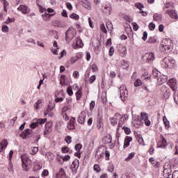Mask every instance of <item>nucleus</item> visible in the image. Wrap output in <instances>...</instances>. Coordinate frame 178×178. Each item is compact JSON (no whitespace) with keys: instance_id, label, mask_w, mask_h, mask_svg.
<instances>
[{"instance_id":"obj_1","label":"nucleus","mask_w":178,"mask_h":178,"mask_svg":"<svg viewBox=\"0 0 178 178\" xmlns=\"http://www.w3.org/2000/svg\"><path fill=\"white\" fill-rule=\"evenodd\" d=\"M22 162V168L24 172H29L32 168L33 161L30 159L29 155L24 154L21 156Z\"/></svg>"},{"instance_id":"obj_2","label":"nucleus","mask_w":178,"mask_h":178,"mask_svg":"<svg viewBox=\"0 0 178 178\" xmlns=\"http://www.w3.org/2000/svg\"><path fill=\"white\" fill-rule=\"evenodd\" d=\"M161 46L162 49H164L167 53L173 51V42L170 38L163 39L161 42Z\"/></svg>"},{"instance_id":"obj_3","label":"nucleus","mask_w":178,"mask_h":178,"mask_svg":"<svg viewBox=\"0 0 178 178\" xmlns=\"http://www.w3.org/2000/svg\"><path fill=\"white\" fill-rule=\"evenodd\" d=\"M161 65L164 66L165 69H173V67H176V60L172 57H165L162 60Z\"/></svg>"},{"instance_id":"obj_4","label":"nucleus","mask_w":178,"mask_h":178,"mask_svg":"<svg viewBox=\"0 0 178 178\" xmlns=\"http://www.w3.org/2000/svg\"><path fill=\"white\" fill-rule=\"evenodd\" d=\"M76 34H77L76 29L74 28H70L65 33V40L67 42H70V41L76 37Z\"/></svg>"},{"instance_id":"obj_5","label":"nucleus","mask_w":178,"mask_h":178,"mask_svg":"<svg viewBox=\"0 0 178 178\" xmlns=\"http://www.w3.org/2000/svg\"><path fill=\"white\" fill-rule=\"evenodd\" d=\"M120 94L122 101H126V98H127L129 95V92L127 91V88L124 85H122L120 87Z\"/></svg>"},{"instance_id":"obj_6","label":"nucleus","mask_w":178,"mask_h":178,"mask_svg":"<svg viewBox=\"0 0 178 178\" xmlns=\"http://www.w3.org/2000/svg\"><path fill=\"white\" fill-rule=\"evenodd\" d=\"M34 134H33V131L30 129H26L22 131L20 134V137L23 138V140H29V138L33 137Z\"/></svg>"},{"instance_id":"obj_7","label":"nucleus","mask_w":178,"mask_h":178,"mask_svg":"<svg viewBox=\"0 0 178 178\" xmlns=\"http://www.w3.org/2000/svg\"><path fill=\"white\" fill-rule=\"evenodd\" d=\"M163 175L165 178H169L170 177V176H172V168L170 167V165H169V164L164 165Z\"/></svg>"},{"instance_id":"obj_8","label":"nucleus","mask_w":178,"mask_h":178,"mask_svg":"<svg viewBox=\"0 0 178 178\" xmlns=\"http://www.w3.org/2000/svg\"><path fill=\"white\" fill-rule=\"evenodd\" d=\"M143 58H146L147 63H152L153 60H155V54L152 52H148L144 54Z\"/></svg>"},{"instance_id":"obj_9","label":"nucleus","mask_w":178,"mask_h":178,"mask_svg":"<svg viewBox=\"0 0 178 178\" xmlns=\"http://www.w3.org/2000/svg\"><path fill=\"white\" fill-rule=\"evenodd\" d=\"M168 84L173 91H177V81L176 79L172 78L169 79Z\"/></svg>"},{"instance_id":"obj_10","label":"nucleus","mask_w":178,"mask_h":178,"mask_svg":"<svg viewBox=\"0 0 178 178\" xmlns=\"http://www.w3.org/2000/svg\"><path fill=\"white\" fill-rule=\"evenodd\" d=\"M135 6L137 9H139V13H141L142 16L144 17L148 16V13L143 10V9H144V4L141 3H135Z\"/></svg>"},{"instance_id":"obj_11","label":"nucleus","mask_w":178,"mask_h":178,"mask_svg":"<svg viewBox=\"0 0 178 178\" xmlns=\"http://www.w3.org/2000/svg\"><path fill=\"white\" fill-rule=\"evenodd\" d=\"M84 44L80 38H77L76 40L72 43V47L74 49H77V48H83Z\"/></svg>"},{"instance_id":"obj_12","label":"nucleus","mask_w":178,"mask_h":178,"mask_svg":"<svg viewBox=\"0 0 178 178\" xmlns=\"http://www.w3.org/2000/svg\"><path fill=\"white\" fill-rule=\"evenodd\" d=\"M165 14L168 15L171 19H178V15L176 10L172 9L165 10Z\"/></svg>"},{"instance_id":"obj_13","label":"nucleus","mask_w":178,"mask_h":178,"mask_svg":"<svg viewBox=\"0 0 178 178\" xmlns=\"http://www.w3.org/2000/svg\"><path fill=\"white\" fill-rule=\"evenodd\" d=\"M161 91L163 92V95L165 99H168L170 97V89L167 88L166 86L161 87Z\"/></svg>"},{"instance_id":"obj_14","label":"nucleus","mask_w":178,"mask_h":178,"mask_svg":"<svg viewBox=\"0 0 178 178\" xmlns=\"http://www.w3.org/2000/svg\"><path fill=\"white\" fill-rule=\"evenodd\" d=\"M134 121H135V123H134L135 127L138 128V127H143V126H144V123L140 119V116L135 115Z\"/></svg>"},{"instance_id":"obj_15","label":"nucleus","mask_w":178,"mask_h":178,"mask_svg":"<svg viewBox=\"0 0 178 178\" xmlns=\"http://www.w3.org/2000/svg\"><path fill=\"white\" fill-rule=\"evenodd\" d=\"M54 106L52 104H49L47 106V110L44 111V116H47V115H49V116H54V114H52V111H54Z\"/></svg>"},{"instance_id":"obj_16","label":"nucleus","mask_w":178,"mask_h":178,"mask_svg":"<svg viewBox=\"0 0 178 178\" xmlns=\"http://www.w3.org/2000/svg\"><path fill=\"white\" fill-rule=\"evenodd\" d=\"M17 10H20L24 15L30 13V8H29V7L26 5H20Z\"/></svg>"},{"instance_id":"obj_17","label":"nucleus","mask_w":178,"mask_h":178,"mask_svg":"<svg viewBox=\"0 0 178 178\" xmlns=\"http://www.w3.org/2000/svg\"><path fill=\"white\" fill-rule=\"evenodd\" d=\"M96 126L98 130H104V123L102 122V118L99 116V114H98Z\"/></svg>"},{"instance_id":"obj_18","label":"nucleus","mask_w":178,"mask_h":178,"mask_svg":"<svg viewBox=\"0 0 178 178\" xmlns=\"http://www.w3.org/2000/svg\"><path fill=\"white\" fill-rule=\"evenodd\" d=\"M134 136L136 138L138 143L140 145H144V138H143V136H141V134H138V132H134Z\"/></svg>"},{"instance_id":"obj_19","label":"nucleus","mask_w":178,"mask_h":178,"mask_svg":"<svg viewBox=\"0 0 178 178\" xmlns=\"http://www.w3.org/2000/svg\"><path fill=\"white\" fill-rule=\"evenodd\" d=\"M79 165H80L79 159H75L71 165V170L72 172H76L77 169H79Z\"/></svg>"},{"instance_id":"obj_20","label":"nucleus","mask_w":178,"mask_h":178,"mask_svg":"<svg viewBox=\"0 0 178 178\" xmlns=\"http://www.w3.org/2000/svg\"><path fill=\"white\" fill-rule=\"evenodd\" d=\"M118 119H119L118 125L122 126V124H124V122L127 120V119H129V115H124L123 116H122V115H120V117H118Z\"/></svg>"},{"instance_id":"obj_21","label":"nucleus","mask_w":178,"mask_h":178,"mask_svg":"<svg viewBox=\"0 0 178 178\" xmlns=\"http://www.w3.org/2000/svg\"><path fill=\"white\" fill-rule=\"evenodd\" d=\"M120 118V114L116 113L113 116V118L111 119V123L113 124V126H115V124H118V122H119V118Z\"/></svg>"},{"instance_id":"obj_22","label":"nucleus","mask_w":178,"mask_h":178,"mask_svg":"<svg viewBox=\"0 0 178 178\" xmlns=\"http://www.w3.org/2000/svg\"><path fill=\"white\" fill-rule=\"evenodd\" d=\"M159 84L161 86L163 84V83H166L168 81V76L166 75H161L157 79Z\"/></svg>"},{"instance_id":"obj_23","label":"nucleus","mask_w":178,"mask_h":178,"mask_svg":"<svg viewBox=\"0 0 178 178\" xmlns=\"http://www.w3.org/2000/svg\"><path fill=\"white\" fill-rule=\"evenodd\" d=\"M132 140H133V138H131L130 136H127L124 139L123 148H127V147H129V145H130V143Z\"/></svg>"},{"instance_id":"obj_24","label":"nucleus","mask_w":178,"mask_h":178,"mask_svg":"<svg viewBox=\"0 0 178 178\" xmlns=\"http://www.w3.org/2000/svg\"><path fill=\"white\" fill-rule=\"evenodd\" d=\"M6 147H8V140L4 139L0 143V152H2Z\"/></svg>"},{"instance_id":"obj_25","label":"nucleus","mask_w":178,"mask_h":178,"mask_svg":"<svg viewBox=\"0 0 178 178\" xmlns=\"http://www.w3.org/2000/svg\"><path fill=\"white\" fill-rule=\"evenodd\" d=\"M57 178H67L66 177V173H65V170L63 168H60L58 173L56 175Z\"/></svg>"},{"instance_id":"obj_26","label":"nucleus","mask_w":178,"mask_h":178,"mask_svg":"<svg viewBox=\"0 0 178 178\" xmlns=\"http://www.w3.org/2000/svg\"><path fill=\"white\" fill-rule=\"evenodd\" d=\"M81 3L86 9H91V3L87 0H81Z\"/></svg>"},{"instance_id":"obj_27","label":"nucleus","mask_w":178,"mask_h":178,"mask_svg":"<svg viewBox=\"0 0 178 178\" xmlns=\"http://www.w3.org/2000/svg\"><path fill=\"white\" fill-rule=\"evenodd\" d=\"M54 14H48L44 13V14L42 15V17L45 22H49V20L51 19V17L54 16Z\"/></svg>"},{"instance_id":"obj_28","label":"nucleus","mask_w":178,"mask_h":178,"mask_svg":"<svg viewBox=\"0 0 178 178\" xmlns=\"http://www.w3.org/2000/svg\"><path fill=\"white\" fill-rule=\"evenodd\" d=\"M159 147V148H166V147H168V142L165 138L162 137L161 144Z\"/></svg>"},{"instance_id":"obj_29","label":"nucleus","mask_w":178,"mask_h":178,"mask_svg":"<svg viewBox=\"0 0 178 178\" xmlns=\"http://www.w3.org/2000/svg\"><path fill=\"white\" fill-rule=\"evenodd\" d=\"M153 19L155 22H161V20H162V15L159 13H155L153 16Z\"/></svg>"},{"instance_id":"obj_30","label":"nucleus","mask_w":178,"mask_h":178,"mask_svg":"<svg viewBox=\"0 0 178 178\" xmlns=\"http://www.w3.org/2000/svg\"><path fill=\"white\" fill-rule=\"evenodd\" d=\"M141 79H143V80H151V75H148V72H145L142 74Z\"/></svg>"},{"instance_id":"obj_31","label":"nucleus","mask_w":178,"mask_h":178,"mask_svg":"<svg viewBox=\"0 0 178 178\" xmlns=\"http://www.w3.org/2000/svg\"><path fill=\"white\" fill-rule=\"evenodd\" d=\"M103 142L104 143V144H111V143H112V136H109L104 137L103 139Z\"/></svg>"},{"instance_id":"obj_32","label":"nucleus","mask_w":178,"mask_h":178,"mask_svg":"<svg viewBox=\"0 0 178 178\" xmlns=\"http://www.w3.org/2000/svg\"><path fill=\"white\" fill-rule=\"evenodd\" d=\"M149 161L152 165H154V166H156V168L159 166V162H157L156 161H155V159H154V158L152 157L149 159Z\"/></svg>"},{"instance_id":"obj_33","label":"nucleus","mask_w":178,"mask_h":178,"mask_svg":"<svg viewBox=\"0 0 178 178\" xmlns=\"http://www.w3.org/2000/svg\"><path fill=\"white\" fill-rule=\"evenodd\" d=\"M134 158V152H131L125 159V162H130L131 161H133Z\"/></svg>"},{"instance_id":"obj_34","label":"nucleus","mask_w":178,"mask_h":178,"mask_svg":"<svg viewBox=\"0 0 178 178\" xmlns=\"http://www.w3.org/2000/svg\"><path fill=\"white\" fill-rule=\"evenodd\" d=\"M104 12L107 15H109L112 12V6L108 5L104 8Z\"/></svg>"},{"instance_id":"obj_35","label":"nucleus","mask_w":178,"mask_h":178,"mask_svg":"<svg viewBox=\"0 0 178 178\" xmlns=\"http://www.w3.org/2000/svg\"><path fill=\"white\" fill-rule=\"evenodd\" d=\"M15 20V17L10 18V17H8V19L4 22V24H10V23H13Z\"/></svg>"},{"instance_id":"obj_36","label":"nucleus","mask_w":178,"mask_h":178,"mask_svg":"<svg viewBox=\"0 0 178 178\" xmlns=\"http://www.w3.org/2000/svg\"><path fill=\"white\" fill-rule=\"evenodd\" d=\"M143 85V81L140 79H137L134 82V87H140Z\"/></svg>"},{"instance_id":"obj_37","label":"nucleus","mask_w":178,"mask_h":178,"mask_svg":"<svg viewBox=\"0 0 178 178\" xmlns=\"http://www.w3.org/2000/svg\"><path fill=\"white\" fill-rule=\"evenodd\" d=\"M148 119V114L145 112H142L140 113V120H145Z\"/></svg>"},{"instance_id":"obj_38","label":"nucleus","mask_w":178,"mask_h":178,"mask_svg":"<svg viewBox=\"0 0 178 178\" xmlns=\"http://www.w3.org/2000/svg\"><path fill=\"white\" fill-rule=\"evenodd\" d=\"M40 104H42V100L41 99H38L37 101V102H35L33 105L35 109L38 110V109H40Z\"/></svg>"},{"instance_id":"obj_39","label":"nucleus","mask_w":178,"mask_h":178,"mask_svg":"<svg viewBox=\"0 0 178 178\" xmlns=\"http://www.w3.org/2000/svg\"><path fill=\"white\" fill-rule=\"evenodd\" d=\"M78 122L81 124H83L84 122H86V117L84 115H80L78 118Z\"/></svg>"},{"instance_id":"obj_40","label":"nucleus","mask_w":178,"mask_h":178,"mask_svg":"<svg viewBox=\"0 0 178 178\" xmlns=\"http://www.w3.org/2000/svg\"><path fill=\"white\" fill-rule=\"evenodd\" d=\"M163 123L165 126V128L169 129V127H170V125L169 124V121H168V118H166V117L164 116L163 118Z\"/></svg>"},{"instance_id":"obj_41","label":"nucleus","mask_w":178,"mask_h":178,"mask_svg":"<svg viewBox=\"0 0 178 178\" xmlns=\"http://www.w3.org/2000/svg\"><path fill=\"white\" fill-rule=\"evenodd\" d=\"M81 148H83V145H81L80 143H78L74 146V149L76 152H80V149H81Z\"/></svg>"},{"instance_id":"obj_42","label":"nucleus","mask_w":178,"mask_h":178,"mask_svg":"<svg viewBox=\"0 0 178 178\" xmlns=\"http://www.w3.org/2000/svg\"><path fill=\"white\" fill-rule=\"evenodd\" d=\"M70 17L71 19H74V20H79L80 19V17L79 16V15L76 13H72V15H70Z\"/></svg>"},{"instance_id":"obj_43","label":"nucleus","mask_w":178,"mask_h":178,"mask_svg":"<svg viewBox=\"0 0 178 178\" xmlns=\"http://www.w3.org/2000/svg\"><path fill=\"white\" fill-rule=\"evenodd\" d=\"M1 31H3V33H9V26H8L7 25H3L1 28Z\"/></svg>"},{"instance_id":"obj_44","label":"nucleus","mask_w":178,"mask_h":178,"mask_svg":"<svg viewBox=\"0 0 178 178\" xmlns=\"http://www.w3.org/2000/svg\"><path fill=\"white\" fill-rule=\"evenodd\" d=\"M100 30L102 31V33H104V34H106L108 33V31L106 30V28L105 27V24H102L100 25Z\"/></svg>"},{"instance_id":"obj_45","label":"nucleus","mask_w":178,"mask_h":178,"mask_svg":"<svg viewBox=\"0 0 178 178\" xmlns=\"http://www.w3.org/2000/svg\"><path fill=\"white\" fill-rule=\"evenodd\" d=\"M72 106L70 105H67V106H65L63 108V113H66V112H67V111H70Z\"/></svg>"},{"instance_id":"obj_46","label":"nucleus","mask_w":178,"mask_h":178,"mask_svg":"<svg viewBox=\"0 0 178 178\" xmlns=\"http://www.w3.org/2000/svg\"><path fill=\"white\" fill-rule=\"evenodd\" d=\"M174 101L177 105H178V90L175 91L174 93Z\"/></svg>"},{"instance_id":"obj_47","label":"nucleus","mask_w":178,"mask_h":178,"mask_svg":"<svg viewBox=\"0 0 178 178\" xmlns=\"http://www.w3.org/2000/svg\"><path fill=\"white\" fill-rule=\"evenodd\" d=\"M67 93L70 97H72L73 95V90L72 89V86H68L67 88Z\"/></svg>"},{"instance_id":"obj_48","label":"nucleus","mask_w":178,"mask_h":178,"mask_svg":"<svg viewBox=\"0 0 178 178\" xmlns=\"http://www.w3.org/2000/svg\"><path fill=\"white\" fill-rule=\"evenodd\" d=\"M106 27L108 29V30H113V25L112 24V22H106Z\"/></svg>"},{"instance_id":"obj_49","label":"nucleus","mask_w":178,"mask_h":178,"mask_svg":"<svg viewBox=\"0 0 178 178\" xmlns=\"http://www.w3.org/2000/svg\"><path fill=\"white\" fill-rule=\"evenodd\" d=\"M67 129H69V130H73V129H74V124L73 122L70 121V123L67 124Z\"/></svg>"},{"instance_id":"obj_50","label":"nucleus","mask_w":178,"mask_h":178,"mask_svg":"<svg viewBox=\"0 0 178 178\" xmlns=\"http://www.w3.org/2000/svg\"><path fill=\"white\" fill-rule=\"evenodd\" d=\"M45 122H47V119L40 118L37 120L36 123H38V124H44V123H45Z\"/></svg>"},{"instance_id":"obj_51","label":"nucleus","mask_w":178,"mask_h":178,"mask_svg":"<svg viewBox=\"0 0 178 178\" xmlns=\"http://www.w3.org/2000/svg\"><path fill=\"white\" fill-rule=\"evenodd\" d=\"M76 97L77 101H79V99H80V98H81V90H79L76 92Z\"/></svg>"},{"instance_id":"obj_52","label":"nucleus","mask_w":178,"mask_h":178,"mask_svg":"<svg viewBox=\"0 0 178 178\" xmlns=\"http://www.w3.org/2000/svg\"><path fill=\"white\" fill-rule=\"evenodd\" d=\"M122 65L123 66V69H127V67H129V62L126 60H123Z\"/></svg>"},{"instance_id":"obj_53","label":"nucleus","mask_w":178,"mask_h":178,"mask_svg":"<svg viewBox=\"0 0 178 178\" xmlns=\"http://www.w3.org/2000/svg\"><path fill=\"white\" fill-rule=\"evenodd\" d=\"M94 170H95L96 172H97V173H99V172H101V168L99 167V165L95 164L94 165Z\"/></svg>"},{"instance_id":"obj_54","label":"nucleus","mask_w":178,"mask_h":178,"mask_svg":"<svg viewBox=\"0 0 178 178\" xmlns=\"http://www.w3.org/2000/svg\"><path fill=\"white\" fill-rule=\"evenodd\" d=\"M61 151L63 154H67V152H69V147H62Z\"/></svg>"},{"instance_id":"obj_55","label":"nucleus","mask_w":178,"mask_h":178,"mask_svg":"<svg viewBox=\"0 0 178 178\" xmlns=\"http://www.w3.org/2000/svg\"><path fill=\"white\" fill-rule=\"evenodd\" d=\"M65 143H67V144H70L72 143V136H66L65 137Z\"/></svg>"},{"instance_id":"obj_56","label":"nucleus","mask_w":178,"mask_h":178,"mask_svg":"<svg viewBox=\"0 0 178 178\" xmlns=\"http://www.w3.org/2000/svg\"><path fill=\"white\" fill-rule=\"evenodd\" d=\"M114 53H115V48L113 47H111L109 49L110 56H113Z\"/></svg>"},{"instance_id":"obj_57","label":"nucleus","mask_w":178,"mask_h":178,"mask_svg":"<svg viewBox=\"0 0 178 178\" xmlns=\"http://www.w3.org/2000/svg\"><path fill=\"white\" fill-rule=\"evenodd\" d=\"M124 20H126L128 23H131V22H133V19H131L130 17L127 16V15H124Z\"/></svg>"},{"instance_id":"obj_58","label":"nucleus","mask_w":178,"mask_h":178,"mask_svg":"<svg viewBox=\"0 0 178 178\" xmlns=\"http://www.w3.org/2000/svg\"><path fill=\"white\" fill-rule=\"evenodd\" d=\"M122 129H123V130H124L125 134H130V133H131V131L130 130L129 128L124 127Z\"/></svg>"},{"instance_id":"obj_59","label":"nucleus","mask_w":178,"mask_h":178,"mask_svg":"<svg viewBox=\"0 0 178 178\" xmlns=\"http://www.w3.org/2000/svg\"><path fill=\"white\" fill-rule=\"evenodd\" d=\"M38 152V147H34L32 149L31 155H35Z\"/></svg>"},{"instance_id":"obj_60","label":"nucleus","mask_w":178,"mask_h":178,"mask_svg":"<svg viewBox=\"0 0 178 178\" xmlns=\"http://www.w3.org/2000/svg\"><path fill=\"white\" fill-rule=\"evenodd\" d=\"M91 69H92V72H98V67H97V65H95V64H92L91 65Z\"/></svg>"},{"instance_id":"obj_61","label":"nucleus","mask_w":178,"mask_h":178,"mask_svg":"<svg viewBox=\"0 0 178 178\" xmlns=\"http://www.w3.org/2000/svg\"><path fill=\"white\" fill-rule=\"evenodd\" d=\"M95 107V101H92L90 104V111H92V109H94V108Z\"/></svg>"},{"instance_id":"obj_62","label":"nucleus","mask_w":178,"mask_h":178,"mask_svg":"<svg viewBox=\"0 0 178 178\" xmlns=\"http://www.w3.org/2000/svg\"><path fill=\"white\" fill-rule=\"evenodd\" d=\"M149 30H151V31L155 30V25H154V23H150L149 24Z\"/></svg>"},{"instance_id":"obj_63","label":"nucleus","mask_w":178,"mask_h":178,"mask_svg":"<svg viewBox=\"0 0 178 178\" xmlns=\"http://www.w3.org/2000/svg\"><path fill=\"white\" fill-rule=\"evenodd\" d=\"M89 81L90 83V84H92V83H94L95 81V75H92L90 76Z\"/></svg>"},{"instance_id":"obj_64","label":"nucleus","mask_w":178,"mask_h":178,"mask_svg":"<svg viewBox=\"0 0 178 178\" xmlns=\"http://www.w3.org/2000/svg\"><path fill=\"white\" fill-rule=\"evenodd\" d=\"M172 178H178V171L175 170L172 172Z\"/></svg>"}]
</instances>
